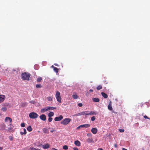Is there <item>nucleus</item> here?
Returning a JSON list of instances; mask_svg holds the SVG:
<instances>
[{
	"label": "nucleus",
	"mask_w": 150,
	"mask_h": 150,
	"mask_svg": "<svg viewBox=\"0 0 150 150\" xmlns=\"http://www.w3.org/2000/svg\"><path fill=\"white\" fill-rule=\"evenodd\" d=\"M30 76V74L28 72L23 73L21 75V78L24 80H29Z\"/></svg>",
	"instance_id": "f257e3e1"
},
{
	"label": "nucleus",
	"mask_w": 150,
	"mask_h": 150,
	"mask_svg": "<svg viewBox=\"0 0 150 150\" xmlns=\"http://www.w3.org/2000/svg\"><path fill=\"white\" fill-rule=\"evenodd\" d=\"M71 120L69 118H65L61 122V124L63 125H67L71 121Z\"/></svg>",
	"instance_id": "f03ea898"
},
{
	"label": "nucleus",
	"mask_w": 150,
	"mask_h": 150,
	"mask_svg": "<svg viewBox=\"0 0 150 150\" xmlns=\"http://www.w3.org/2000/svg\"><path fill=\"white\" fill-rule=\"evenodd\" d=\"M38 114L37 113L34 112H31L29 114V117L31 119H36L38 117Z\"/></svg>",
	"instance_id": "7ed1b4c3"
},
{
	"label": "nucleus",
	"mask_w": 150,
	"mask_h": 150,
	"mask_svg": "<svg viewBox=\"0 0 150 150\" xmlns=\"http://www.w3.org/2000/svg\"><path fill=\"white\" fill-rule=\"evenodd\" d=\"M55 97L57 101L60 103H61V98L60 96V93L58 91H56Z\"/></svg>",
	"instance_id": "20e7f679"
},
{
	"label": "nucleus",
	"mask_w": 150,
	"mask_h": 150,
	"mask_svg": "<svg viewBox=\"0 0 150 150\" xmlns=\"http://www.w3.org/2000/svg\"><path fill=\"white\" fill-rule=\"evenodd\" d=\"M63 116L62 115H60L59 117H56L54 119V120L55 121H60L63 119Z\"/></svg>",
	"instance_id": "39448f33"
},
{
	"label": "nucleus",
	"mask_w": 150,
	"mask_h": 150,
	"mask_svg": "<svg viewBox=\"0 0 150 150\" xmlns=\"http://www.w3.org/2000/svg\"><path fill=\"white\" fill-rule=\"evenodd\" d=\"M90 126V125L89 124H84L78 126L77 128V129H79L80 127H88Z\"/></svg>",
	"instance_id": "423d86ee"
},
{
	"label": "nucleus",
	"mask_w": 150,
	"mask_h": 150,
	"mask_svg": "<svg viewBox=\"0 0 150 150\" xmlns=\"http://www.w3.org/2000/svg\"><path fill=\"white\" fill-rule=\"evenodd\" d=\"M6 126L4 124H0V130H6Z\"/></svg>",
	"instance_id": "0eeeda50"
},
{
	"label": "nucleus",
	"mask_w": 150,
	"mask_h": 150,
	"mask_svg": "<svg viewBox=\"0 0 150 150\" xmlns=\"http://www.w3.org/2000/svg\"><path fill=\"white\" fill-rule=\"evenodd\" d=\"M5 99V96L4 95H0V103H2L4 101Z\"/></svg>",
	"instance_id": "6e6552de"
},
{
	"label": "nucleus",
	"mask_w": 150,
	"mask_h": 150,
	"mask_svg": "<svg viewBox=\"0 0 150 150\" xmlns=\"http://www.w3.org/2000/svg\"><path fill=\"white\" fill-rule=\"evenodd\" d=\"M40 119L44 121L46 120V116L45 114H42L40 116Z\"/></svg>",
	"instance_id": "1a4fd4ad"
},
{
	"label": "nucleus",
	"mask_w": 150,
	"mask_h": 150,
	"mask_svg": "<svg viewBox=\"0 0 150 150\" xmlns=\"http://www.w3.org/2000/svg\"><path fill=\"white\" fill-rule=\"evenodd\" d=\"M91 132L93 134H96L98 132V129L96 128H93L91 129Z\"/></svg>",
	"instance_id": "9d476101"
},
{
	"label": "nucleus",
	"mask_w": 150,
	"mask_h": 150,
	"mask_svg": "<svg viewBox=\"0 0 150 150\" xmlns=\"http://www.w3.org/2000/svg\"><path fill=\"white\" fill-rule=\"evenodd\" d=\"M87 142L88 143H93V140L92 138H89L87 140Z\"/></svg>",
	"instance_id": "9b49d317"
},
{
	"label": "nucleus",
	"mask_w": 150,
	"mask_h": 150,
	"mask_svg": "<svg viewBox=\"0 0 150 150\" xmlns=\"http://www.w3.org/2000/svg\"><path fill=\"white\" fill-rule=\"evenodd\" d=\"M48 111V109L47 107L42 108L41 110V112L42 113H44L46 111Z\"/></svg>",
	"instance_id": "f8f14e48"
},
{
	"label": "nucleus",
	"mask_w": 150,
	"mask_h": 150,
	"mask_svg": "<svg viewBox=\"0 0 150 150\" xmlns=\"http://www.w3.org/2000/svg\"><path fill=\"white\" fill-rule=\"evenodd\" d=\"M74 144L75 145L79 146H80L81 145V143L78 140L75 141L74 142Z\"/></svg>",
	"instance_id": "ddd939ff"
},
{
	"label": "nucleus",
	"mask_w": 150,
	"mask_h": 150,
	"mask_svg": "<svg viewBox=\"0 0 150 150\" xmlns=\"http://www.w3.org/2000/svg\"><path fill=\"white\" fill-rule=\"evenodd\" d=\"M49 145L48 144H46L45 145H43L42 147L43 149H46L48 148L49 147Z\"/></svg>",
	"instance_id": "4468645a"
},
{
	"label": "nucleus",
	"mask_w": 150,
	"mask_h": 150,
	"mask_svg": "<svg viewBox=\"0 0 150 150\" xmlns=\"http://www.w3.org/2000/svg\"><path fill=\"white\" fill-rule=\"evenodd\" d=\"M108 109L110 110H112V103L111 102V101L109 103L108 106Z\"/></svg>",
	"instance_id": "2eb2a0df"
},
{
	"label": "nucleus",
	"mask_w": 150,
	"mask_h": 150,
	"mask_svg": "<svg viewBox=\"0 0 150 150\" xmlns=\"http://www.w3.org/2000/svg\"><path fill=\"white\" fill-rule=\"evenodd\" d=\"M9 120L10 122L11 123L12 121V119L10 117H6L5 119V121L6 122L7 120Z\"/></svg>",
	"instance_id": "dca6fc26"
},
{
	"label": "nucleus",
	"mask_w": 150,
	"mask_h": 150,
	"mask_svg": "<svg viewBox=\"0 0 150 150\" xmlns=\"http://www.w3.org/2000/svg\"><path fill=\"white\" fill-rule=\"evenodd\" d=\"M101 94L102 96L105 98H108V95L106 94L104 92H102Z\"/></svg>",
	"instance_id": "f3484780"
},
{
	"label": "nucleus",
	"mask_w": 150,
	"mask_h": 150,
	"mask_svg": "<svg viewBox=\"0 0 150 150\" xmlns=\"http://www.w3.org/2000/svg\"><path fill=\"white\" fill-rule=\"evenodd\" d=\"M92 100L93 102H99L100 101L99 99L98 98H93Z\"/></svg>",
	"instance_id": "a211bd4d"
},
{
	"label": "nucleus",
	"mask_w": 150,
	"mask_h": 150,
	"mask_svg": "<svg viewBox=\"0 0 150 150\" xmlns=\"http://www.w3.org/2000/svg\"><path fill=\"white\" fill-rule=\"evenodd\" d=\"M48 110H54L56 109V108L54 107H52V106H47Z\"/></svg>",
	"instance_id": "6ab92c4d"
},
{
	"label": "nucleus",
	"mask_w": 150,
	"mask_h": 150,
	"mask_svg": "<svg viewBox=\"0 0 150 150\" xmlns=\"http://www.w3.org/2000/svg\"><path fill=\"white\" fill-rule=\"evenodd\" d=\"M42 131L44 133H47L48 134V130L46 128H44L42 129Z\"/></svg>",
	"instance_id": "aec40b11"
},
{
	"label": "nucleus",
	"mask_w": 150,
	"mask_h": 150,
	"mask_svg": "<svg viewBox=\"0 0 150 150\" xmlns=\"http://www.w3.org/2000/svg\"><path fill=\"white\" fill-rule=\"evenodd\" d=\"M96 113L94 111H91L88 114H87V115H96Z\"/></svg>",
	"instance_id": "412c9836"
},
{
	"label": "nucleus",
	"mask_w": 150,
	"mask_h": 150,
	"mask_svg": "<svg viewBox=\"0 0 150 150\" xmlns=\"http://www.w3.org/2000/svg\"><path fill=\"white\" fill-rule=\"evenodd\" d=\"M54 115V113L53 112H50L49 113L48 116L49 117H51L53 116Z\"/></svg>",
	"instance_id": "4be33fe9"
},
{
	"label": "nucleus",
	"mask_w": 150,
	"mask_h": 150,
	"mask_svg": "<svg viewBox=\"0 0 150 150\" xmlns=\"http://www.w3.org/2000/svg\"><path fill=\"white\" fill-rule=\"evenodd\" d=\"M27 103H21V106L23 107H25L27 106Z\"/></svg>",
	"instance_id": "5701e85b"
},
{
	"label": "nucleus",
	"mask_w": 150,
	"mask_h": 150,
	"mask_svg": "<svg viewBox=\"0 0 150 150\" xmlns=\"http://www.w3.org/2000/svg\"><path fill=\"white\" fill-rule=\"evenodd\" d=\"M27 130L29 132H31L32 130V128L31 126H29L27 128Z\"/></svg>",
	"instance_id": "b1692460"
},
{
	"label": "nucleus",
	"mask_w": 150,
	"mask_h": 150,
	"mask_svg": "<svg viewBox=\"0 0 150 150\" xmlns=\"http://www.w3.org/2000/svg\"><path fill=\"white\" fill-rule=\"evenodd\" d=\"M88 112V111H83V112H80V115H87L88 114H86V112Z\"/></svg>",
	"instance_id": "393cba45"
},
{
	"label": "nucleus",
	"mask_w": 150,
	"mask_h": 150,
	"mask_svg": "<svg viewBox=\"0 0 150 150\" xmlns=\"http://www.w3.org/2000/svg\"><path fill=\"white\" fill-rule=\"evenodd\" d=\"M47 99L48 101H51L52 100V98L51 96H49L47 97Z\"/></svg>",
	"instance_id": "a878e982"
},
{
	"label": "nucleus",
	"mask_w": 150,
	"mask_h": 150,
	"mask_svg": "<svg viewBox=\"0 0 150 150\" xmlns=\"http://www.w3.org/2000/svg\"><path fill=\"white\" fill-rule=\"evenodd\" d=\"M72 97L74 99H77L78 98V96L76 94L73 95Z\"/></svg>",
	"instance_id": "bb28decb"
},
{
	"label": "nucleus",
	"mask_w": 150,
	"mask_h": 150,
	"mask_svg": "<svg viewBox=\"0 0 150 150\" xmlns=\"http://www.w3.org/2000/svg\"><path fill=\"white\" fill-rule=\"evenodd\" d=\"M102 88V86L101 85H99L97 87V89L98 90H100Z\"/></svg>",
	"instance_id": "cd10ccee"
},
{
	"label": "nucleus",
	"mask_w": 150,
	"mask_h": 150,
	"mask_svg": "<svg viewBox=\"0 0 150 150\" xmlns=\"http://www.w3.org/2000/svg\"><path fill=\"white\" fill-rule=\"evenodd\" d=\"M53 69L54 71L56 73H58V72L59 69L55 67H54Z\"/></svg>",
	"instance_id": "c85d7f7f"
},
{
	"label": "nucleus",
	"mask_w": 150,
	"mask_h": 150,
	"mask_svg": "<svg viewBox=\"0 0 150 150\" xmlns=\"http://www.w3.org/2000/svg\"><path fill=\"white\" fill-rule=\"evenodd\" d=\"M1 110L3 112H5L7 108L6 107H3L1 108Z\"/></svg>",
	"instance_id": "c756f323"
},
{
	"label": "nucleus",
	"mask_w": 150,
	"mask_h": 150,
	"mask_svg": "<svg viewBox=\"0 0 150 150\" xmlns=\"http://www.w3.org/2000/svg\"><path fill=\"white\" fill-rule=\"evenodd\" d=\"M42 80V78H41V77H39L37 79V81L38 82H40V81H41Z\"/></svg>",
	"instance_id": "7c9ffc66"
},
{
	"label": "nucleus",
	"mask_w": 150,
	"mask_h": 150,
	"mask_svg": "<svg viewBox=\"0 0 150 150\" xmlns=\"http://www.w3.org/2000/svg\"><path fill=\"white\" fill-rule=\"evenodd\" d=\"M63 148L64 150H67L68 149V147L67 145H64L63 146Z\"/></svg>",
	"instance_id": "2f4dec72"
},
{
	"label": "nucleus",
	"mask_w": 150,
	"mask_h": 150,
	"mask_svg": "<svg viewBox=\"0 0 150 150\" xmlns=\"http://www.w3.org/2000/svg\"><path fill=\"white\" fill-rule=\"evenodd\" d=\"M41 85L40 84H38L36 85V87L37 88H41Z\"/></svg>",
	"instance_id": "473e14b6"
},
{
	"label": "nucleus",
	"mask_w": 150,
	"mask_h": 150,
	"mask_svg": "<svg viewBox=\"0 0 150 150\" xmlns=\"http://www.w3.org/2000/svg\"><path fill=\"white\" fill-rule=\"evenodd\" d=\"M96 119V117H95L93 116V117H91V120L92 121H94Z\"/></svg>",
	"instance_id": "72a5a7b5"
},
{
	"label": "nucleus",
	"mask_w": 150,
	"mask_h": 150,
	"mask_svg": "<svg viewBox=\"0 0 150 150\" xmlns=\"http://www.w3.org/2000/svg\"><path fill=\"white\" fill-rule=\"evenodd\" d=\"M52 118L51 117H49L48 118V121L49 122H50L52 121Z\"/></svg>",
	"instance_id": "f704fd0d"
},
{
	"label": "nucleus",
	"mask_w": 150,
	"mask_h": 150,
	"mask_svg": "<svg viewBox=\"0 0 150 150\" xmlns=\"http://www.w3.org/2000/svg\"><path fill=\"white\" fill-rule=\"evenodd\" d=\"M80 115H81L80 112L79 113L77 114H76L74 115H73V116H80Z\"/></svg>",
	"instance_id": "c9c22d12"
},
{
	"label": "nucleus",
	"mask_w": 150,
	"mask_h": 150,
	"mask_svg": "<svg viewBox=\"0 0 150 150\" xmlns=\"http://www.w3.org/2000/svg\"><path fill=\"white\" fill-rule=\"evenodd\" d=\"M21 126L22 127H25V124L24 122L22 123L21 124Z\"/></svg>",
	"instance_id": "e433bc0d"
},
{
	"label": "nucleus",
	"mask_w": 150,
	"mask_h": 150,
	"mask_svg": "<svg viewBox=\"0 0 150 150\" xmlns=\"http://www.w3.org/2000/svg\"><path fill=\"white\" fill-rule=\"evenodd\" d=\"M119 131L121 132H123L124 131V129H119Z\"/></svg>",
	"instance_id": "4c0bfd02"
},
{
	"label": "nucleus",
	"mask_w": 150,
	"mask_h": 150,
	"mask_svg": "<svg viewBox=\"0 0 150 150\" xmlns=\"http://www.w3.org/2000/svg\"><path fill=\"white\" fill-rule=\"evenodd\" d=\"M23 130H24V132L23 133V134H25L27 133L26 130V129L25 128Z\"/></svg>",
	"instance_id": "58836bf2"
},
{
	"label": "nucleus",
	"mask_w": 150,
	"mask_h": 150,
	"mask_svg": "<svg viewBox=\"0 0 150 150\" xmlns=\"http://www.w3.org/2000/svg\"><path fill=\"white\" fill-rule=\"evenodd\" d=\"M78 105L79 106V107H82L83 105H82V104L81 103H79L78 104Z\"/></svg>",
	"instance_id": "ea45409f"
},
{
	"label": "nucleus",
	"mask_w": 150,
	"mask_h": 150,
	"mask_svg": "<svg viewBox=\"0 0 150 150\" xmlns=\"http://www.w3.org/2000/svg\"><path fill=\"white\" fill-rule=\"evenodd\" d=\"M144 118H145V119H149L150 120V118H149V117H147V116L146 115H144Z\"/></svg>",
	"instance_id": "a19ab883"
},
{
	"label": "nucleus",
	"mask_w": 150,
	"mask_h": 150,
	"mask_svg": "<svg viewBox=\"0 0 150 150\" xmlns=\"http://www.w3.org/2000/svg\"><path fill=\"white\" fill-rule=\"evenodd\" d=\"M87 135L88 136L90 137L91 136L92 134L91 133H89L87 134Z\"/></svg>",
	"instance_id": "79ce46f5"
},
{
	"label": "nucleus",
	"mask_w": 150,
	"mask_h": 150,
	"mask_svg": "<svg viewBox=\"0 0 150 150\" xmlns=\"http://www.w3.org/2000/svg\"><path fill=\"white\" fill-rule=\"evenodd\" d=\"M114 145L115 147L116 148L117 147V144H114Z\"/></svg>",
	"instance_id": "37998d69"
},
{
	"label": "nucleus",
	"mask_w": 150,
	"mask_h": 150,
	"mask_svg": "<svg viewBox=\"0 0 150 150\" xmlns=\"http://www.w3.org/2000/svg\"><path fill=\"white\" fill-rule=\"evenodd\" d=\"M50 150H58L55 148H52Z\"/></svg>",
	"instance_id": "c03bdc74"
},
{
	"label": "nucleus",
	"mask_w": 150,
	"mask_h": 150,
	"mask_svg": "<svg viewBox=\"0 0 150 150\" xmlns=\"http://www.w3.org/2000/svg\"><path fill=\"white\" fill-rule=\"evenodd\" d=\"M73 149L74 150H79L77 148H76V147H74V148H73Z\"/></svg>",
	"instance_id": "a18cd8bd"
},
{
	"label": "nucleus",
	"mask_w": 150,
	"mask_h": 150,
	"mask_svg": "<svg viewBox=\"0 0 150 150\" xmlns=\"http://www.w3.org/2000/svg\"><path fill=\"white\" fill-rule=\"evenodd\" d=\"M93 90L92 89H91L89 90L90 93L93 92Z\"/></svg>",
	"instance_id": "49530a36"
},
{
	"label": "nucleus",
	"mask_w": 150,
	"mask_h": 150,
	"mask_svg": "<svg viewBox=\"0 0 150 150\" xmlns=\"http://www.w3.org/2000/svg\"><path fill=\"white\" fill-rule=\"evenodd\" d=\"M9 139L10 140H13L12 138L11 137H9Z\"/></svg>",
	"instance_id": "de8ad7c7"
},
{
	"label": "nucleus",
	"mask_w": 150,
	"mask_h": 150,
	"mask_svg": "<svg viewBox=\"0 0 150 150\" xmlns=\"http://www.w3.org/2000/svg\"><path fill=\"white\" fill-rule=\"evenodd\" d=\"M23 132H20V134L22 135H23V134H23Z\"/></svg>",
	"instance_id": "09e8293b"
},
{
	"label": "nucleus",
	"mask_w": 150,
	"mask_h": 150,
	"mask_svg": "<svg viewBox=\"0 0 150 150\" xmlns=\"http://www.w3.org/2000/svg\"><path fill=\"white\" fill-rule=\"evenodd\" d=\"M54 130H51V131H50V132H53L54 131Z\"/></svg>",
	"instance_id": "8fccbe9b"
},
{
	"label": "nucleus",
	"mask_w": 150,
	"mask_h": 150,
	"mask_svg": "<svg viewBox=\"0 0 150 150\" xmlns=\"http://www.w3.org/2000/svg\"><path fill=\"white\" fill-rule=\"evenodd\" d=\"M98 150H103L102 148H99Z\"/></svg>",
	"instance_id": "3c124183"
},
{
	"label": "nucleus",
	"mask_w": 150,
	"mask_h": 150,
	"mask_svg": "<svg viewBox=\"0 0 150 150\" xmlns=\"http://www.w3.org/2000/svg\"><path fill=\"white\" fill-rule=\"evenodd\" d=\"M11 129H12V128H11V127H10L8 128V130H10Z\"/></svg>",
	"instance_id": "603ef678"
},
{
	"label": "nucleus",
	"mask_w": 150,
	"mask_h": 150,
	"mask_svg": "<svg viewBox=\"0 0 150 150\" xmlns=\"http://www.w3.org/2000/svg\"><path fill=\"white\" fill-rule=\"evenodd\" d=\"M30 103H34V102L33 101H31L30 102Z\"/></svg>",
	"instance_id": "864d4df0"
},
{
	"label": "nucleus",
	"mask_w": 150,
	"mask_h": 150,
	"mask_svg": "<svg viewBox=\"0 0 150 150\" xmlns=\"http://www.w3.org/2000/svg\"><path fill=\"white\" fill-rule=\"evenodd\" d=\"M122 150H127V149H125V148H123L122 149Z\"/></svg>",
	"instance_id": "5fc2aeb1"
},
{
	"label": "nucleus",
	"mask_w": 150,
	"mask_h": 150,
	"mask_svg": "<svg viewBox=\"0 0 150 150\" xmlns=\"http://www.w3.org/2000/svg\"><path fill=\"white\" fill-rule=\"evenodd\" d=\"M51 67H52V68H53V69H54V67H54V66H53V65H52V66H51Z\"/></svg>",
	"instance_id": "6e6d98bb"
},
{
	"label": "nucleus",
	"mask_w": 150,
	"mask_h": 150,
	"mask_svg": "<svg viewBox=\"0 0 150 150\" xmlns=\"http://www.w3.org/2000/svg\"><path fill=\"white\" fill-rule=\"evenodd\" d=\"M3 149V148L2 147H0V150H2Z\"/></svg>",
	"instance_id": "4d7b16f0"
},
{
	"label": "nucleus",
	"mask_w": 150,
	"mask_h": 150,
	"mask_svg": "<svg viewBox=\"0 0 150 150\" xmlns=\"http://www.w3.org/2000/svg\"><path fill=\"white\" fill-rule=\"evenodd\" d=\"M88 94H89V93H86V95H88Z\"/></svg>",
	"instance_id": "13d9d810"
},
{
	"label": "nucleus",
	"mask_w": 150,
	"mask_h": 150,
	"mask_svg": "<svg viewBox=\"0 0 150 150\" xmlns=\"http://www.w3.org/2000/svg\"><path fill=\"white\" fill-rule=\"evenodd\" d=\"M88 112H86V114H88L89 113H87Z\"/></svg>",
	"instance_id": "bf43d9fd"
},
{
	"label": "nucleus",
	"mask_w": 150,
	"mask_h": 150,
	"mask_svg": "<svg viewBox=\"0 0 150 150\" xmlns=\"http://www.w3.org/2000/svg\"><path fill=\"white\" fill-rule=\"evenodd\" d=\"M54 65H56V66H57V64H54Z\"/></svg>",
	"instance_id": "052dcab7"
},
{
	"label": "nucleus",
	"mask_w": 150,
	"mask_h": 150,
	"mask_svg": "<svg viewBox=\"0 0 150 150\" xmlns=\"http://www.w3.org/2000/svg\"><path fill=\"white\" fill-rule=\"evenodd\" d=\"M9 125H11V123Z\"/></svg>",
	"instance_id": "680f3d73"
}]
</instances>
